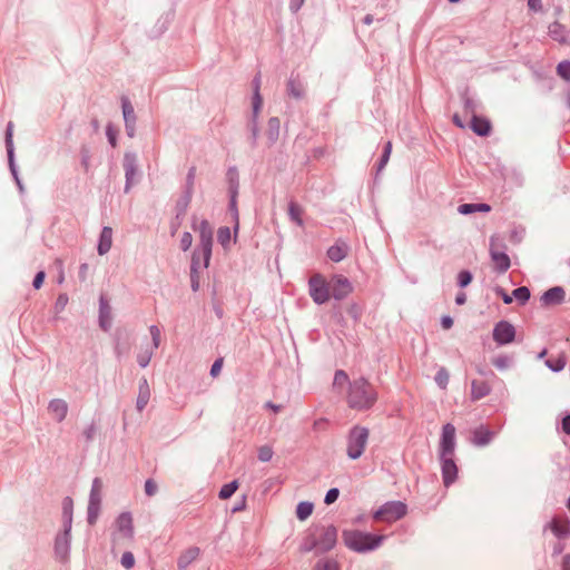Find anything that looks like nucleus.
<instances>
[{"instance_id": "f257e3e1", "label": "nucleus", "mask_w": 570, "mask_h": 570, "mask_svg": "<svg viewBox=\"0 0 570 570\" xmlns=\"http://www.w3.org/2000/svg\"><path fill=\"white\" fill-rule=\"evenodd\" d=\"M193 229L199 234V245L191 258V273L196 274L199 268H207L212 255L213 228L206 219L196 218L193 220Z\"/></svg>"}, {"instance_id": "f03ea898", "label": "nucleus", "mask_w": 570, "mask_h": 570, "mask_svg": "<svg viewBox=\"0 0 570 570\" xmlns=\"http://www.w3.org/2000/svg\"><path fill=\"white\" fill-rule=\"evenodd\" d=\"M377 400L374 386L364 379L355 380L348 391L347 403L350 407L362 411L373 406Z\"/></svg>"}, {"instance_id": "7ed1b4c3", "label": "nucleus", "mask_w": 570, "mask_h": 570, "mask_svg": "<svg viewBox=\"0 0 570 570\" xmlns=\"http://www.w3.org/2000/svg\"><path fill=\"white\" fill-rule=\"evenodd\" d=\"M336 541L337 530L332 525L322 527L316 530L315 534L305 540L301 550L304 552H309L313 549H318L321 552H326L335 547Z\"/></svg>"}, {"instance_id": "20e7f679", "label": "nucleus", "mask_w": 570, "mask_h": 570, "mask_svg": "<svg viewBox=\"0 0 570 570\" xmlns=\"http://www.w3.org/2000/svg\"><path fill=\"white\" fill-rule=\"evenodd\" d=\"M383 540V535H373L357 530L343 532V541L345 546L357 552L373 550L379 547Z\"/></svg>"}, {"instance_id": "39448f33", "label": "nucleus", "mask_w": 570, "mask_h": 570, "mask_svg": "<svg viewBox=\"0 0 570 570\" xmlns=\"http://www.w3.org/2000/svg\"><path fill=\"white\" fill-rule=\"evenodd\" d=\"M368 439V430L362 426H354L347 440V455L352 460L358 459L366 446Z\"/></svg>"}, {"instance_id": "423d86ee", "label": "nucleus", "mask_w": 570, "mask_h": 570, "mask_svg": "<svg viewBox=\"0 0 570 570\" xmlns=\"http://www.w3.org/2000/svg\"><path fill=\"white\" fill-rule=\"evenodd\" d=\"M309 295L316 304H324L331 298V285L321 274H315L308 282Z\"/></svg>"}, {"instance_id": "0eeeda50", "label": "nucleus", "mask_w": 570, "mask_h": 570, "mask_svg": "<svg viewBox=\"0 0 570 570\" xmlns=\"http://www.w3.org/2000/svg\"><path fill=\"white\" fill-rule=\"evenodd\" d=\"M406 514V505L401 501L387 502L374 514L375 520L394 522Z\"/></svg>"}, {"instance_id": "6e6552de", "label": "nucleus", "mask_w": 570, "mask_h": 570, "mask_svg": "<svg viewBox=\"0 0 570 570\" xmlns=\"http://www.w3.org/2000/svg\"><path fill=\"white\" fill-rule=\"evenodd\" d=\"M102 488V480L100 478L94 479L88 504V521L91 524L95 523L99 513Z\"/></svg>"}, {"instance_id": "1a4fd4ad", "label": "nucleus", "mask_w": 570, "mask_h": 570, "mask_svg": "<svg viewBox=\"0 0 570 570\" xmlns=\"http://www.w3.org/2000/svg\"><path fill=\"white\" fill-rule=\"evenodd\" d=\"M490 256L493 268L498 273H504L510 268V258L504 252L500 250L494 237H492L490 242Z\"/></svg>"}, {"instance_id": "9d476101", "label": "nucleus", "mask_w": 570, "mask_h": 570, "mask_svg": "<svg viewBox=\"0 0 570 570\" xmlns=\"http://www.w3.org/2000/svg\"><path fill=\"white\" fill-rule=\"evenodd\" d=\"M515 337V328L514 326L507 322V321H500L495 324L493 328V340L500 344L505 345L510 344L514 341Z\"/></svg>"}, {"instance_id": "9b49d317", "label": "nucleus", "mask_w": 570, "mask_h": 570, "mask_svg": "<svg viewBox=\"0 0 570 570\" xmlns=\"http://www.w3.org/2000/svg\"><path fill=\"white\" fill-rule=\"evenodd\" d=\"M330 285H331V297H333L335 299H343L353 289L350 281L342 275L333 276L330 279Z\"/></svg>"}, {"instance_id": "f8f14e48", "label": "nucleus", "mask_w": 570, "mask_h": 570, "mask_svg": "<svg viewBox=\"0 0 570 570\" xmlns=\"http://www.w3.org/2000/svg\"><path fill=\"white\" fill-rule=\"evenodd\" d=\"M441 455L453 456L455 449V428L451 423H446L442 429V438L440 443Z\"/></svg>"}, {"instance_id": "ddd939ff", "label": "nucleus", "mask_w": 570, "mask_h": 570, "mask_svg": "<svg viewBox=\"0 0 570 570\" xmlns=\"http://www.w3.org/2000/svg\"><path fill=\"white\" fill-rule=\"evenodd\" d=\"M442 462V476L445 487L452 484L458 476V466L453 460V456L441 455Z\"/></svg>"}, {"instance_id": "4468645a", "label": "nucleus", "mask_w": 570, "mask_h": 570, "mask_svg": "<svg viewBox=\"0 0 570 570\" xmlns=\"http://www.w3.org/2000/svg\"><path fill=\"white\" fill-rule=\"evenodd\" d=\"M566 292L562 287L556 286L542 294L540 297L541 306L551 307L560 305L564 301Z\"/></svg>"}, {"instance_id": "2eb2a0df", "label": "nucleus", "mask_w": 570, "mask_h": 570, "mask_svg": "<svg viewBox=\"0 0 570 570\" xmlns=\"http://www.w3.org/2000/svg\"><path fill=\"white\" fill-rule=\"evenodd\" d=\"M200 554V549L198 547H189L184 550L177 560V567L179 570H186L188 566H190L194 561L198 559Z\"/></svg>"}, {"instance_id": "dca6fc26", "label": "nucleus", "mask_w": 570, "mask_h": 570, "mask_svg": "<svg viewBox=\"0 0 570 570\" xmlns=\"http://www.w3.org/2000/svg\"><path fill=\"white\" fill-rule=\"evenodd\" d=\"M48 410L55 420L61 422L67 416L68 405L63 400L56 399L49 403Z\"/></svg>"}, {"instance_id": "f3484780", "label": "nucleus", "mask_w": 570, "mask_h": 570, "mask_svg": "<svg viewBox=\"0 0 570 570\" xmlns=\"http://www.w3.org/2000/svg\"><path fill=\"white\" fill-rule=\"evenodd\" d=\"M116 525L119 532L122 533L124 537L131 538L134 533L132 518L128 512L121 513L117 520Z\"/></svg>"}, {"instance_id": "a211bd4d", "label": "nucleus", "mask_w": 570, "mask_h": 570, "mask_svg": "<svg viewBox=\"0 0 570 570\" xmlns=\"http://www.w3.org/2000/svg\"><path fill=\"white\" fill-rule=\"evenodd\" d=\"M494 433L485 426H479L473 431L472 443L476 446L488 445Z\"/></svg>"}, {"instance_id": "6ab92c4d", "label": "nucleus", "mask_w": 570, "mask_h": 570, "mask_svg": "<svg viewBox=\"0 0 570 570\" xmlns=\"http://www.w3.org/2000/svg\"><path fill=\"white\" fill-rule=\"evenodd\" d=\"M491 392V386L488 382L481 380H473L471 382V399L478 401L487 396Z\"/></svg>"}, {"instance_id": "aec40b11", "label": "nucleus", "mask_w": 570, "mask_h": 570, "mask_svg": "<svg viewBox=\"0 0 570 570\" xmlns=\"http://www.w3.org/2000/svg\"><path fill=\"white\" fill-rule=\"evenodd\" d=\"M348 245L344 242H337L327 250V256L331 261L338 263L343 261L348 253Z\"/></svg>"}, {"instance_id": "412c9836", "label": "nucleus", "mask_w": 570, "mask_h": 570, "mask_svg": "<svg viewBox=\"0 0 570 570\" xmlns=\"http://www.w3.org/2000/svg\"><path fill=\"white\" fill-rule=\"evenodd\" d=\"M150 387L146 379H142L139 383V392L137 396L136 407L141 412L150 400Z\"/></svg>"}, {"instance_id": "4be33fe9", "label": "nucleus", "mask_w": 570, "mask_h": 570, "mask_svg": "<svg viewBox=\"0 0 570 570\" xmlns=\"http://www.w3.org/2000/svg\"><path fill=\"white\" fill-rule=\"evenodd\" d=\"M471 128L479 136H488L491 131V124L488 119L473 115Z\"/></svg>"}, {"instance_id": "5701e85b", "label": "nucleus", "mask_w": 570, "mask_h": 570, "mask_svg": "<svg viewBox=\"0 0 570 570\" xmlns=\"http://www.w3.org/2000/svg\"><path fill=\"white\" fill-rule=\"evenodd\" d=\"M112 245V229L111 227H104L100 234V239L98 244V253L100 255H105L108 253Z\"/></svg>"}, {"instance_id": "b1692460", "label": "nucleus", "mask_w": 570, "mask_h": 570, "mask_svg": "<svg viewBox=\"0 0 570 570\" xmlns=\"http://www.w3.org/2000/svg\"><path fill=\"white\" fill-rule=\"evenodd\" d=\"M551 530L558 537H564L570 533V521L567 519H554L551 523Z\"/></svg>"}, {"instance_id": "393cba45", "label": "nucleus", "mask_w": 570, "mask_h": 570, "mask_svg": "<svg viewBox=\"0 0 570 570\" xmlns=\"http://www.w3.org/2000/svg\"><path fill=\"white\" fill-rule=\"evenodd\" d=\"M490 210L491 207L488 204H462L458 208V212L462 215H468L475 212L488 213Z\"/></svg>"}, {"instance_id": "a878e982", "label": "nucleus", "mask_w": 570, "mask_h": 570, "mask_svg": "<svg viewBox=\"0 0 570 570\" xmlns=\"http://www.w3.org/2000/svg\"><path fill=\"white\" fill-rule=\"evenodd\" d=\"M70 529L69 527H66L65 532L59 535L56 540V550L57 552L61 554H66L69 547V540H70Z\"/></svg>"}, {"instance_id": "bb28decb", "label": "nucleus", "mask_w": 570, "mask_h": 570, "mask_svg": "<svg viewBox=\"0 0 570 570\" xmlns=\"http://www.w3.org/2000/svg\"><path fill=\"white\" fill-rule=\"evenodd\" d=\"M259 87H261V79L256 77L254 79V97H253V110L254 114L257 115L262 108L263 105V98L259 94Z\"/></svg>"}, {"instance_id": "cd10ccee", "label": "nucleus", "mask_w": 570, "mask_h": 570, "mask_svg": "<svg viewBox=\"0 0 570 570\" xmlns=\"http://www.w3.org/2000/svg\"><path fill=\"white\" fill-rule=\"evenodd\" d=\"M314 570H341V566L336 560L325 558L316 562Z\"/></svg>"}, {"instance_id": "c85d7f7f", "label": "nucleus", "mask_w": 570, "mask_h": 570, "mask_svg": "<svg viewBox=\"0 0 570 570\" xmlns=\"http://www.w3.org/2000/svg\"><path fill=\"white\" fill-rule=\"evenodd\" d=\"M313 504L309 502H299L296 508V515L301 521L306 520L313 512Z\"/></svg>"}, {"instance_id": "c756f323", "label": "nucleus", "mask_w": 570, "mask_h": 570, "mask_svg": "<svg viewBox=\"0 0 570 570\" xmlns=\"http://www.w3.org/2000/svg\"><path fill=\"white\" fill-rule=\"evenodd\" d=\"M546 365L554 371V372H559L561 370L564 368L566 366V356L564 354H560L559 356H557L556 358H549L546 361Z\"/></svg>"}, {"instance_id": "7c9ffc66", "label": "nucleus", "mask_w": 570, "mask_h": 570, "mask_svg": "<svg viewBox=\"0 0 570 570\" xmlns=\"http://www.w3.org/2000/svg\"><path fill=\"white\" fill-rule=\"evenodd\" d=\"M302 214H303L302 207L298 204L292 202L288 206V215H289L291 219L294 220L299 226L303 224Z\"/></svg>"}, {"instance_id": "2f4dec72", "label": "nucleus", "mask_w": 570, "mask_h": 570, "mask_svg": "<svg viewBox=\"0 0 570 570\" xmlns=\"http://www.w3.org/2000/svg\"><path fill=\"white\" fill-rule=\"evenodd\" d=\"M122 114L127 125L135 121L134 107L127 98H122Z\"/></svg>"}, {"instance_id": "473e14b6", "label": "nucleus", "mask_w": 570, "mask_h": 570, "mask_svg": "<svg viewBox=\"0 0 570 570\" xmlns=\"http://www.w3.org/2000/svg\"><path fill=\"white\" fill-rule=\"evenodd\" d=\"M512 297L520 302V304H525L530 298V291L525 286H521L515 288L512 292Z\"/></svg>"}, {"instance_id": "72a5a7b5", "label": "nucleus", "mask_w": 570, "mask_h": 570, "mask_svg": "<svg viewBox=\"0 0 570 570\" xmlns=\"http://www.w3.org/2000/svg\"><path fill=\"white\" fill-rule=\"evenodd\" d=\"M238 489V482L237 481H233L230 483H227L225 484L220 491H219V498L222 500H226V499H229L235 492L236 490Z\"/></svg>"}, {"instance_id": "f704fd0d", "label": "nucleus", "mask_w": 570, "mask_h": 570, "mask_svg": "<svg viewBox=\"0 0 570 570\" xmlns=\"http://www.w3.org/2000/svg\"><path fill=\"white\" fill-rule=\"evenodd\" d=\"M63 517H65V527L71 528L72 500L70 498H66L63 500Z\"/></svg>"}, {"instance_id": "c9c22d12", "label": "nucleus", "mask_w": 570, "mask_h": 570, "mask_svg": "<svg viewBox=\"0 0 570 570\" xmlns=\"http://www.w3.org/2000/svg\"><path fill=\"white\" fill-rule=\"evenodd\" d=\"M449 379L450 374L444 367H441L435 375V382L441 389H446Z\"/></svg>"}, {"instance_id": "e433bc0d", "label": "nucleus", "mask_w": 570, "mask_h": 570, "mask_svg": "<svg viewBox=\"0 0 570 570\" xmlns=\"http://www.w3.org/2000/svg\"><path fill=\"white\" fill-rule=\"evenodd\" d=\"M557 73L564 80L570 81V61H562L557 67Z\"/></svg>"}, {"instance_id": "4c0bfd02", "label": "nucleus", "mask_w": 570, "mask_h": 570, "mask_svg": "<svg viewBox=\"0 0 570 570\" xmlns=\"http://www.w3.org/2000/svg\"><path fill=\"white\" fill-rule=\"evenodd\" d=\"M218 242L225 247L230 240V230L228 227H220L217 232Z\"/></svg>"}, {"instance_id": "58836bf2", "label": "nucleus", "mask_w": 570, "mask_h": 570, "mask_svg": "<svg viewBox=\"0 0 570 570\" xmlns=\"http://www.w3.org/2000/svg\"><path fill=\"white\" fill-rule=\"evenodd\" d=\"M273 458V450L268 445H263L258 450V460L262 462H268Z\"/></svg>"}, {"instance_id": "ea45409f", "label": "nucleus", "mask_w": 570, "mask_h": 570, "mask_svg": "<svg viewBox=\"0 0 570 570\" xmlns=\"http://www.w3.org/2000/svg\"><path fill=\"white\" fill-rule=\"evenodd\" d=\"M492 364L499 370H505L509 367L510 358L505 355H500L492 360Z\"/></svg>"}, {"instance_id": "a19ab883", "label": "nucleus", "mask_w": 570, "mask_h": 570, "mask_svg": "<svg viewBox=\"0 0 570 570\" xmlns=\"http://www.w3.org/2000/svg\"><path fill=\"white\" fill-rule=\"evenodd\" d=\"M149 333L151 335V340H153V351L158 348L159 344H160V330L155 326V325H151L149 327Z\"/></svg>"}, {"instance_id": "79ce46f5", "label": "nucleus", "mask_w": 570, "mask_h": 570, "mask_svg": "<svg viewBox=\"0 0 570 570\" xmlns=\"http://www.w3.org/2000/svg\"><path fill=\"white\" fill-rule=\"evenodd\" d=\"M287 90L291 96L294 98H301L303 95V89L299 85L295 83L294 81H289L287 83Z\"/></svg>"}, {"instance_id": "37998d69", "label": "nucleus", "mask_w": 570, "mask_h": 570, "mask_svg": "<svg viewBox=\"0 0 570 570\" xmlns=\"http://www.w3.org/2000/svg\"><path fill=\"white\" fill-rule=\"evenodd\" d=\"M12 136H13V124L12 122H9L8 124V128H7V132H6V144H7V149H8V154L9 156L12 155Z\"/></svg>"}, {"instance_id": "c03bdc74", "label": "nucleus", "mask_w": 570, "mask_h": 570, "mask_svg": "<svg viewBox=\"0 0 570 570\" xmlns=\"http://www.w3.org/2000/svg\"><path fill=\"white\" fill-rule=\"evenodd\" d=\"M391 153H392V142L387 141L385 145L381 161H380L379 169H382L387 164Z\"/></svg>"}, {"instance_id": "a18cd8bd", "label": "nucleus", "mask_w": 570, "mask_h": 570, "mask_svg": "<svg viewBox=\"0 0 570 570\" xmlns=\"http://www.w3.org/2000/svg\"><path fill=\"white\" fill-rule=\"evenodd\" d=\"M458 278H459V285L461 287H465V286H468L471 283L472 275L468 271H462V272H460Z\"/></svg>"}, {"instance_id": "49530a36", "label": "nucleus", "mask_w": 570, "mask_h": 570, "mask_svg": "<svg viewBox=\"0 0 570 570\" xmlns=\"http://www.w3.org/2000/svg\"><path fill=\"white\" fill-rule=\"evenodd\" d=\"M121 564L126 569H130L135 564V557L131 552H125L121 557Z\"/></svg>"}, {"instance_id": "de8ad7c7", "label": "nucleus", "mask_w": 570, "mask_h": 570, "mask_svg": "<svg viewBox=\"0 0 570 570\" xmlns=\"http://www.w3.org/2000/svg\"><path fill=\"white\" fill-rule=\"evenodd\" d=\"M193 244V236L190 233L186 232L183 234L180 238V248L183 250H188Z\"/></svg>"}, {"instance_id": "09e8293b", "label": "nucleus", "mask_w": 570, "mask_h": 570, "mask_svg": "<svg viewBox=\"0 0 570 570\" xmlns=\"http://www.w3.org/2000/svg\"><path fill=\"white\" fill-rule=\"evenodd\" d=\"M158 491V487L156 484V482L151 479H148L146 482H145V492L148 497H153L157 493Z\"/></svg>"}, {"instance_id": "8fccbe9b", "label": "nucleus", "mask_w": 570, "mask_h": 570, "mask_svg": "<svg viewBox=\"0 0 570 570\" xmlns=\"http://www.w3.org/2000/svg\"><path fill=\"white\" fill-rule=\"evenodd\" d=\"M153 351H146L138 355V363L141 367H146L151 360Z\"/></svg>"}, {"instance_id": "3c124183", "label": "nucleus", "mask_w": 570, "mask_h": 570, "mask_svg": "<svg viewBox=\"0 0 570 570\" xmlns=\"http://www.w3.org/2000/svg\"><path fill=\"white\" fill-rule=\"evenodd\" d=\"M338 494H340V492L336 488L330 489L325 495V500H324L325 503L326 504L334 503L337 500Z\"/></svg>"}, {"instance_id": "603ef678", "label": "nucleus", "mask_w": 570, "mask_h": 570, "mask_svg": "<svg viewBox=\"0 0 570 570\" xmlns=\"http://www.w3.org/2000/svg\"><path fill=\"white\" fill-rule=\"evenodd\" d=\"M347 382V375L344 371H337L334 376L335 385H343Z\"/></svg>"}, {"instance_id": "864d4df0", "label": "nucleus", "mask_w": 570, "mask_h": 570, "mask_svg": "<svg viewBox=\"0 0 570 570\" xmlns=\"http://www.w3.org/2000/svg\"><path fill=\"white\" fill-rule=\"evenodd\" d=\"M222 367H223V358H218L214 362V364L212 365V368H210V374L213 376H217L220 371H222Z\"/></svg>"}, {"instance_id": "5fc2aeb1", "label": "nucleus", "mask_w": 570, "mask_h": 570, "mask_svg": "<svg viewBox=\"0 0 570 570\" xmlns=\"http://www.w3.org/2000/svg\"><path fill=\"white\" fill-rule=\"evenodd\" d=\"M495 293H497L499 296H501V297H502V299H503V302H504L505 304H511V303H512V301H513L512 295L507 294V293L504 292V289H503V288H501V287H497V288H495Z\"/></svg>"}, {"instance_id": "6e6d98bb", "label": "nucleus", "mask_w": 570, "mask_h": 570, "mask_svg": "<svg viewBox=\"0 0 570 570\" xmlns=\"http://www.w3.org/2000/svg\"><path fill=\"white\" fill-rule=\"evenodd\" d=\"M45 277H46L45 272L41 271V272L37 273L36 277L33 279V287L36 289H39L42 286Z\"/></svg>"}, {"instance_id": "4d7b16f0", "label": "nucleus", "mask_w": 570, "mask_h": 570, "mask_svg": "<svg viewBox=\"0 0 570 570\" xmlns=\"http://www.w3.org/2000/svg\"><path fill=\"white\" fill-rule=\"evenodd\" d=\"M441 324L444 330H449L453 325V320L450 316H443Z\"/></svg>"}, {"instance_id": "13d9d810", "label": "nucleus", "mask_w": 570, "mask_h": 570, "mask_svg": "<svg viewBox=\"0 0 570 570\" xmlns=\"http://www.w3.org/2000/svg\"><path fill=\"white\" fill-rule=\"evenodd\" d=\"M562 430L564 433L570 434V414L562 420Z\"/></svg>"}, {"instance_id": "bf43d9fd", "label": "nucleus", "mask_w": 570, "mask_h": 570, "mask_svg": "<svg viewBox=\"0 0 570 570\" xmlns=\"http://www.w3.org/2000/svg\"><path fill=\"white\" fill-rule=\"evenodd\" d=\"M528 6L532 10H540L541 9V0H528Z\"/></svg>"}, {"instance_id": "052dcab7", "label": "nucleus", "mask_w": 570, "mask_h": 570, "mask_svg": "<svg viewBox=\"0 0 570 570\" xmlns=\"http://www.w3.org/2000/svg\"><path fill=\"white\" fill-rule=\"evenodd\" d=\"M135 176V168L132 165H128L126 167V177H127V181L129 183L132 177Z\"/></svg>"}, {"instance_id": "680f3d73", "label": "nucleus", "mask_w": 570, "mask_h": 570, "mask_svg": "<svg viewBox=\"0 0 570 570\" xmlns=\"http://www.w3.org/2000/svg\"><path fill=\"white\" fill-rule=\"evenodd\" d=\"M464 108L466 112H471L472 116L474 115V102L471 99L465 100Z\"/></svg>"}, {"instance_id": "e2e57ef3", "label": "nucleus", "mask_w": 570, "mask_h": 570, "mask_svg": "<svg viewBox=\"0 0 570 570\" xmlns=\"http://www.w3.org/2000/svg\"><path fill=\"white\" fill-rule=\"evenodd\" d=\"M305 0H291V9L297 11L304 3Z\"/></svg>"}, {"instance_id": "0e129e2a", "label": "nucleus", "mask_w": 570, "mask_h": 570, "mask_svg": "<svg viewBox=\"0 0 570 570\" xmlns=\"http://www.w3.org/2000/svg\"><path fill=\"white\" fill-rule=\"evenodd\" d=\"M453 122L455 126H458L459 128H464V122L463 120L461 119V117L459 115H454L453 118H452Z\"/></svg>"}, {"instance_id": "69168bd1", "label": "nucleus", "mask_w": 570, "mask_h": 570, "mask_svg": "<svg viewBox=\"0 0 570 570\" xmlns=\"http://www.w3.org/2000/svg\"><path fill=\"white\" fill-rule=\"evenodd\" d=\"M465 301H466V295H465V293H463V292L459 293V294L456 295V297H455V302H456V304H459V305L464 304V303H465Z\"/></svg>"}, {"instance_id": "338daca9", "label": "nucleus", "mask_w": 570, "mask_h": 570, "mask_svg": "<svg viewBox=\"0 0 570 570\" xmlns=\"http://www.w3.org/2000/svg\"><path fill=\"white\" fill-rule=\"evenodd\" d=\"M266 407L271 409L273 412L277 413L282 410V405L274 404L272 402H267L265 404Z\"/></svg>"}, {"instance_id": "774afa93", "label": "nucleus", "mask_w": 570, "mask_h": 570, "mask_svg": "<svg viewBox=\"0 0 570 570\" xmlns=\"http://www.w3.org/2000/svg\"><path fill=\"white\" fill-rule=\"evenodd\" d=\"M562 570H570V556H564L562 560Z\"/></svg>"}]
</instances>
